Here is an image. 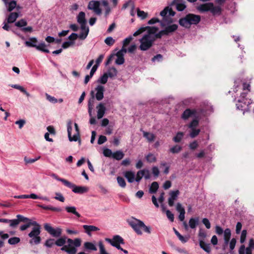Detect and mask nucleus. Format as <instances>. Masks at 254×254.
I'll list each match as a JSON object with an SVG mask.
<instances>
[{
    "instance_id": "a19ab883",
    "label": "nucleus",
    "mask_w": 254,
    "mask_h": 254,
    "mask_svg": "<svg viewBox=\"0 0 254 254\" xmlns=\"http://www.w3.org/2000/svg\"><path fill=\"white\" fill-rule=\"evenodd\" d=\"M106 73L108 75V77L112 78L117 75V70L115 67H111L108 69L107 72Z\"/></svg>"
},
{
    "instance_id": "412c9836",
    "label": "nucleus",
    "mask_w": 254,
    "mask_h": 254,
    "mask_svg": "<svg viewBox=\"0 0 254 254\" xmlns=\"http://www.w3.org/2000/svg\"><path fill=\"white\" fill-rule=\"evenodd\" d=\"M175 12L172 10V8L167 6L161 12L160 15L164 19L168 16H174Z\"/></svg>"
},
{
    "instance_id": "8fccbe9b",
    "label": "nucleus",
    "mask_w": 254,
    "mask_h": 254,
    "mask_svg": "<svg viewBox=\"0 0 254 254\" xmlns=\"http://www.w3.org/2000/svg\"><path fill=\"white\" fill-rule=\"evenodd\" d=\"M146 160L150 163L155 162L156 160V157L153 154L150 153L146 156Z\"/></svg>"
},
{
    "instance_id": "f03ea898",
    "label": "nucleus",
    "mask_w": 254,
    "mask_h": 254,
    "mask_svg": "<svg viewBox=\"0 0 254 254\" xmlns=\"http://www.w3.org/2000/svg\"><path fill=\"white\" fill-rule=\"evenodd\" d=\"M56 180L62 182L64 186L71 189L73 192L75 193L83 194L89 190L88 187L85 186H77L72 183L63 178H59L56 174H53L51 176Z\"/></svg>"
},
{
    "instance_id": "473e14b6",
    "label": "nucleus",
    "mask_w": 254,
    "mask_h": 254,
    "mask_svg": "<svg viewBox=\"0 0 254 254\" xmlns=\"http://www.w3.org/2000/svg\"><path fill=\"white\" fill-rule=\"evenodd\" d=\"M19 14L17 12L10 13L7 18V22L10 23L15 22Z\"/></svg>"
},
{
    "instance_id": "7c9ffc66",
    "label": "nucleus",
    "mask_w": 254,
    "mask_h": 254,
    "mask_svg": "<svg viewBox=\"0 0 254 254\" xmlns=\"http://www.w3.org/2000/svg\"><path fill=\"white\" fill-rule=\"evenodd\" d=\"M199 246L204 251L209 253L211 251L210 245L205 243L203 240H199Z\"/></svg>"
},
{
    "instance_id": "37998d69",
    "label": "nucleus",
    "mask_w": 254,
    "mask_h": 254,
    "mask_svg": "<svg viewBox=\"0 0 254 254\" xmlns=\"http://www.w3.org/2000/svg\"><path fill=\"white\" fill-rule=\"evenodd\" d=\"M7 6V10L8 11H11L16 6V1L15 0H12L6 5Z\"/></svg>"
},
{
    "instance_id": "f257e3e1",
    "label": "nucleus",
    "mask_w": 254,
    "mask_h": 254,
    "mask_svg": "<svg viewBox=\"0 0 254 254\" xmlns=\"http://www.w3.org/2000/svg\"><path fill=\"white\" fill-rule=\"evenodd\" d=\"M243 87L244 91L241 94L236 103L237 108L243 111V114L253 108L254 113V103H253L250 99L246 98L248 92L250 91V85L244 83Z\"/></svg>"
},
{
    "instance_id": "49530a36",
    "label": "nucleus",
    "mask_w": 254,
    "mask_h": 254,
    "mask_svg": "<svg viewBox=\"0 0 254 254\" xmlns=\"http://www.w3.org/2000/svg\"><path fill=\"white\" fill-rule=\"evenodd\" d=\"M98 246L100 250V254H110L106 252L104 246L102 241L99 242Z\"/></svg>"
},
{
    "instance_id": "7ed1b4c3",
    "label": "nucleus",
    "mask_w": 254,
    "mask_h": 254,
    "mask_svg": "<svg viewBox=\"0 0 254 254\" xmlns=\"http://www.w3.org/2000/svg\"><path fill=\"white\" fill-rule=\"evenodd\" d=\"M129 224L138 235H141L142 231L147 234L151 233L150 227L146 226L143 221L139 219L133 218L129 221Z\"/></svg>"
},
{
    "instance_id": "c9c22d12",
    "label": "nucleus",
    "mask_w": 254,
    "mask_h": 254,
    "mask_svg": "<svg viewBox=\"0 0 254 254\" xmlns=\"http://www.w3.org/2000/svg\"><path fill=\"white\" fill-rule=\"evenodd\" d=\"M36 49L39 51L46 53H50L49 50L46 48V45L44 42H42L40 43L38 45H37Z\"/></svg>"
},
{
    "instance_id": "0e129e2a",
    "label": "nucleus",
    "mask_w": 254,
    "mask_h": 254,
    "mask_svg": "<svg viewBox=\"0 0 254 254\" xmlns=\"http://www.w3.org/2000/svg\"><path fill=\"white\" fill-rule=\"evenodd\" d=\"M54 244H55V241L53 239L47 240L45 243V246L49 248L52 247Z\"/></svg>"
},
{
    "instance_id": "a18cd8bd",
    "label": "nucleus",
    "mask_w": 254,
    "mask_h": 254,
    "mask_svg": "<svg viewBox=\"0 0 254 254\" xmlns=\"http://www.w3.org/2000/svg\"><path fill=\"white\" fill-rule=\"evenodd\" d=\"M20 238L18 237H12L8 239V243L10 245H13L18 244L20 242Z\"/></svg>"
},
{
    "instance_id": "ddd939ff",
    "label": "nucleus",
    "mask_w": 254,
    "mask_h": 254,
    "mask_svg": "<svg viewBox=\"0 0 254 254\" xmlns=\"http://www.w3.org/2000/svg\"><path fill=\"white\" fill-rule=\"evenodd\" d=\"M44 226L45 230L52 236L58 238L61 236L62 230L60 228H54L48 223H45Z\"/></svg>"
},
{
    "instance_id": "e433bc0d",
    "label": "nucleus",
    "mask_w": 254,
    "mask_h": 254,
    "mask_svg": "<svg viewBox=\"0 0 254 254\" xmlns=\"http://www.w3.org/2000/svg\"><path fill=\"white\" fill-rule=\"evenodd\" d=\"M159 188V185L157 182H153L150 188H149V192L150 193H155Z\"/></svg>"
},
{
    "instance_id": "864d4df0",
    "label": "nucleus",
    "mask_w": 254,
    "mask_h": 254,
    "mask_svg": "<svg viewBox=\"0 0 254 254\" xmlns=\"http://www.w3.org/2000/svg\"><path fill=\"white\" fill-rule=\"evenodd\" d=\"M190 129H191V131L190 132V135L191 138H194L196 137L200 131L199 129H195V128Z\"/></svg>"
},
{
    "instance_id": "b1692460",
    "label": "nucleus",
    "mask_w": 254,
    "mask_h": 254,
    "mask_svg": "<svg viewBox=\"0 0 254 254\" xmlns=\"http://www.w3.org/2000/svg\"><path fill=\"white\" fill-rule=\"evenodd\" d=\"M124 175L129 183H132L135 180V174L132 171H126L124 173Z\"/></svg>"
},
{
    "instance_id": "393cba45",
    "label": "nucleus",
    "mask_w": 254,
    "mask_h": 254,
    "mask_svg": "<svg viewBox=\"0 0 254 254\" xmlns=\"http://www.w3.org/2000/svg\"><path fill=\"white\" fill-rule=\"evenodd\" d=\"M178 28V25L177 24H172L167 26L164 29L165 35H168L169 34L175 31Z\"/></svg>"
},
{
    "instance_id": "1a4fd4ad",
    "label": "nucleus",
    "mask_w": 254,
    "mask_h": 254,
    "mask_svg": "<svg viewBox=\"0 0 254 254\" xmlns=\"http://www.w3.org/2000/svg\"><path fill=\"white\" fill-rule=\"evenodd\" d=\"M16 219H7L5 218H0V222L7 223L9 224V227L12 228H16L21 221H25L27 220V217H25L21 215H17Z\"/></svg>"
},
{
    "instance_id": "2f4dec72",
    "label": "nucleus",
    "mask_w": 254,
    "mask_h": 254,
    "mask_svg": "<svg viewBox=\"0 0 254 254\" xmlns=\"http://www.w3.org/2000/svg\"><path fill=\"white\" fill-rule=\"evenodd\" d=\"M84 248L87 250L97 251V248L95 245L92 242H85L84 244Z\"/></svg>"
},
{
    "instance_id": "72a5a7b5",
    "label": "nucleus",
    "mask_w": 254,
    "mask_h": 254,
    "mask_svg": "<svg viewBox=\"0 0 254 254\" xmlns=\"http://www.w3.org/2000/svg\"><path fill=\"white\" fill-rule=\"evenodd\" d=\"M10 86L13 88L20 90L21 92L26 95L27 97L30 96V94L22 86L18 84H11Z\"/></svg>"
},
{
    "instance_id": "aec40b11",
    "label": "nucleus",
    "mask_w": 254,
    "mask_h": 254,
    "mask_svg": "<svg viewBox=\"0 0 254 254\" xmlns=\"http://www.w3.org/2000/svg\"><path fill=\"white\" fill-rule=\"evenodd\" d=\"M173 4H175L176 9L180 11L184 10L186 7L185 2L183 0H174L172 3V5Z\"/></svg>"
},
{
    "instance_id": "9b49d317",
    "label": "nucleus",
    "mask_w": 254,
    "mask_h": 254,
    "mask_svg": "<svg viewBox=\"0 0 254 254\" xmlns=\"http://www.w3.org/2000/svg\"><path fill=\"white\" fill-rule=\"evenodd\" d=\"M87 8L93 11L96 15H100L102 13L100 7V2L98 0H92L88 2Z\"/></svg>"
},
{
    "instance_id": "5701e85b",
    "label": "nucleus",
    "mask_w": 254,
    "mask_h": 254,
    "mask_svg": "<svg viewBox=\"0 0 254 254\" xmlns=\"http://www.w3.org/2000/svg\"><path fill=\"white\" fill-rule=\"evenodd\" d=\"M77 22L81 26H85L86 25V20L85 19V13L81 11L79 13L77 16Z\"/></svg>"
},
{
    "instance_id": "c756f323",
    "label": "nucleus",
    "mask_w": 254,
    "mask_h": 254,
    "mask_svg": "<svg viewBox=\"0 0 254 254\" xmlns=\"http://www.w3.org/2000/svg\"><path fill=\"white\" fill-rule=\"evenodd\" d=\"M67 238L66 237H62L58 239L55 241V245L59 247H63L65 245V244L67 242Z\"/></svg>"
},
{
    "instance_id": "09e8293b",
    "label": "nucleus",
    "mask_w": 254,
    "mask_h": 254,
    "mask_svg": "<svg viewBox=\"0 0 254 254\" xmlns=\"http://www.w3.org/2000/svg\"><path fill=\"white\" fill-rule=\"evenodd\" d=\"M184 133L182 132H179L174 137L173 140L175 142H179L182 139Z\"/></svg>"
},
{
    "instance_id": "4468645a",
    "label": "nucleus",
    "mask_w": 254,
    "mask_h": 254,
    "mask_svg": "<svg viewBox=\"0 0 254 254\" xmlns=\"http://www.w3.org/2000/svg\"><path fill=\"white\" fill-rule=\"evenodd\" d=\"M252 249H254V240L251 239L249 246L247 248L244 245L241 246L239 250V254H252Z\"/></svg>"
},
{
    "instance_id": "6e6d98bb",
    "label": "nucleus",
    "mask_w": 254,
    "mask_h": 254,
    "mask_svg": "<svg viewBox=\"0 0 254 254\" xmlns=\"http://www.w3.org/2000/svg\"><path fill=\"white\" fill-rule=\"evenodd\" d=\"M108 75L105 73H104L98 80L99 82L105 84L108 80Z\"/></svg>"
},
{
    "instance_id": "5fc2aeb1",
    "label": "nucleus",
    "mask_w": 254,
    "mask_h": 254,
    "mask_svg": "<svg viewBox=\"0 0 254 254\" xmlns=\"http://www.w3.org/2000/svg\"><path fill=\"white\" fill-rule=\"evenodd\" d=\"M115 42V40L112 37H108L105 40V43L108 46L113 45Z\"/></svg>"
},
{
    "instance_id": "69168bd1",
    "label": "nucleus",
    "mask_w": 254,
    "mask_h": 254,
    "mask_svg": "<svg viewBox=\"0 0 254 254\" xmlns=\"http://www.w3.org/2000/svg\"><path fill=\"white\" fill-rule=\"evenodd\" d=\"M142 176L145 179H149L150 178V172L148 170L143 169L142 170Z\"/></svg>"
},
{
    "instance_id": "680f3d73",
    "label": "nucleus",
    "mask_w": 254,
    "mask_h": 254,
    "mask_svg": "<svg viewBox=\"0 0 254 254\" xmlns=\"http://www.w3.org/2000/svg\"><path fill=\"white\" fill-rule=\"evenodd\" d=\"M247 232L246 230H243L241 233V237H240V242L241 243H244L246 240L247 237Z\"/></svg>"
},
{
    "instance_id": "4c0bfd02",
    "label": "nucleus",
    "mask_w": 254,
    "mask_h": 254,
    "mask_svg": "<svg viewBox=\"0 0 254 254\" xmlns=\"http://www.w3.org/2000/svg\"><path fill=\"white\" fill-rule=\"evenodd\" d=\"M116 56L117 57L115 62L116 64L118 65L123 64L125 62L124 55L117 53Z\"/></svg>"
},
{
    "instance_id": "0eeeda50",
    "label": "nucleus",
    "mask_w": 254,
    "mask_h": 254,
    "mask_svg": "<svg viewBox=\"0 0 254 254\" xmlns=\"http://www.w3.org/2000/svg\"><path fill=\"white\" fill-rule=\"evenodd\" d=\"M105 241L109 243L113 247H115L118 250H121L125 254H127V251L123 249L120 246V245L125 244L124 240L123 238L119 235H115L113 237L112 239L105 238Z\"/></svg>"
},
{
    "instance_id": "bb28decb",
    "label": "nucleus",
    "mask_w": 254,
    "mask_h": 254,
    "mask_svg": "<svg viewBox=\"0 0 254 254\" xmlns=\"http://www.w3.org/2000/svg\"><path fill=\"white\" fill-rule=\"evenodd\" d=\"M199 223V218L194 217L191 218L189 221V227L191 229H195L198 225Z\"/></svg>"
},
{
    "instance_id": "ea45409f",
    "label": "nucleus",
    "mask_w": 254,
    "mask_h": 254,
    "mask_svg": "<svg viewBox=\"0 0 254 254\" xmlns=\"http://www.w3.org/2000/svg\"><path fill=\"white\" fill-rule=\"evenodd\" d=\"M146 29H148V33L152 37H154V35L158 30V28L156 27H146Z\"/></svg>"
},
{
    "instance_id": "052dcab7",
    "label": "nucleus",
    "mask_w": 254,
    "mask_h": 254,
    "mask_svg": "<svg viewBox=\"0 0 254 254\" xmlns=\"http://www.w3.org/2000/svg\"><path fill=\"white\" fill-rule=\"evenodd\" d=\"M55 194L56 196L55 197V198L56 200H59L63 202L64 201L65 198L62 193L60 192H56Z\"/></svg>"
},
{
    "instance_id": "de8ad7c7",
    "label": "nucleus",
    "mask_w": 254,
    "mask_h": 254,
    "mask_svg": "<svg viewBox=\"0 0 254 254\" xmlns=\"http://www.w3.org/2000/svg\"><path fill=\"white\" fill-rule=\"evenodd\" d=\"M119 185L122 188H125L126 186V183L125 179L121 177H118L117 178Z\"/></svg>"
},
{
    "instance_id": "c03bdc74",
    "label": "nucleus",
    "mask_w": 254,
    "mask_h": 254,
    "mask_svg": "<svg viewBox=\"0 0 254 254\" xmlns=\"http://www.w3.org/2000/svg\"><path fill=\"white\" fill-rule=\"evenodd\" d=\"M137 15L138 17L140 18L141 19H144L147 17L148 14L144 11L141 10L139 8H137Z\"/></svg>"
},
{
    "instance_id": "c85d7f7f",
    "label": "nucleus",
    "mask_w": 254,
    "mask_h": 254,
    "mask_svg": "<svg viewBox=\"0 0 254 254\" xmlns=\"http://www.w3.org/2000/svg\"><path fill=\"white\" fill-rule=\"evenodd\" d=\"M231 236V230L229 228L226 229L224 231V239L225 241V244L227 245L230 241Z\"/></svg>"
},
{
    "instance_id": "cd10ccee",
    "label": "nucleus",
    "mask_w": 254,
    "mask_h": 254,
    "mask_svg": "<svg viewBox=\"0 0 254 254\" xmlns=\"http://www.w3.org/2000/svg\"><path fill=\"white\" fill-rule=\"evenodd\" d=\"M65 209L67 212L73 214L78 218L81 217L80 214L76 211L75 206H66Z\"/></svg>"
},
{
    "instance_id": "4d7b16f0",
    "label": "nucleus",
    "mask_w": 254,
    "mask_h": 254,
    "mask_svg": "<svg viewBox=\"0 0 254 254\" xmlns=\"http://www.w3.org/2000/svg\"><path fill=\"white\" fill-rule=\"evenodd\" d=\"M182 149V147L179 145H175L172 147L170 149V151L173 153H179Z\"/></svg>"
},
{
    "instance_id": "58836bf2",
    "label": "nucleus",
    "mask_w": 254,
    "mask_h": 254,
    "mask_svg": "<svg viewBox=\"0 0 254 254\" xmlns=\"http://www.w3.org/2000/svg\"><path fill=\"white\" fill-rule=\"evenodd\" d=\"M194 114V111H191L190 109H187L184 112L183 114H182V117L184 119H187Z\"/></svg>"
},
{
    "instance_id": "dca6fc26",
    "label": "nucleus",
    "mask_w": 254,
    "mask_h": 254,
    "mask_svg": "<svg viewBox=\"0 0 254 254\" xmlns=\"http://www.w3.org/2000/svg\"><path fill=\"white\" fill-rule=\"evenodd\" d=\"M95 91L96 92L94 97H95L96 99L98 101L101 100L104 97V88L102 85H98L95 89Z\"/></svg>"
},
{
    "instance_id": "3c124183",
    "label": "nucleus",
    "mask_w": 254,
    "mask_h": 254,
    "mask_svg": "<svg viewBox=\"0 0 254 254\" xmlns=\"http://www.w3.org/2000/svg\"><path fill=\"white\" fill-rule=\"evenodd\" d=\"M91 94L92 95V97L89 100L88 103V107H94V92L92 91L91 92Z\"/></svg>"
},
{
    "instance_id": "13d9d810",
    "label": "nucleus",
    "mask_w": 254,
    "mask_h": 254,
    "mask_svg": "<svg viewBox=\"0 0 254 254\" xmlns=\"http://www.w3.org/2000/svg\"><path fill=\"white\" fill-rule=\"evenodd\" d=\"M46 99L50 102L52 103H56L58 102V100L53 96L49 95L47 93L45 94Z\"/></svg>"
},
{
    "instance_id": "a211bd4d",
    "label": "nucleus",
    "mask_w": 254,
    "mask_h": 254,
    "mask_svg": "<svg viewBox=\"0 0 254 254\" xmlns=\"http://www.w3.org/2000/svg\"><path fill=\"white\" fill-rule=\"evenodd\" d=\"M82 227L84 230L85 233H86L89 236H91L92 235V232L98 231L100 230L98 227L93 225H83Z\"/></svg>"
},
{
    "instance_id": "bf43d9fd",
    "label": "nucleus",
    "mask_w": 254,
    "mask_h": 254,
    "mask_svg": "<svg viewBox=\"0 0 254 254\" xmlns=\"http://www.w3.org/2000/svg\"><path fill=\"white\" fill-rule=\"evenodd\" d=\"M113 154L112 150L108 148H106L103 150V154L105 156L108 157H113Z\"/></svg>"
},
{
    "instance_id": "39448f33",
    "label": "nucleus",
    "mask_w": 254,
    "mask_h": 254,
    "mask_svg": "<svg viewBox=\"0 0 254 254\" xmlns=\"http://www.w3.org/2000/svg\"><path fill=\"white\" fill-rule=\"evenodd\" d=\"M196 9L201 13L210 11L213 15L220 14L221 12V7L218 6H214L212 2L200 4L196 7Z\"/></svg>"
},
{
    "instance_id": "f3484780",
    "label": "nucleus",
    "mask_w": 254,
    "mask_h": 254,
    "mask_svg": "<svg viewBox=\"0 0 254 254\" xmlns=\"http://www.w3.org/2000/svg\"><path fill=\"white\" fill-rule=\"evenodd\" d=\"M176 210L178 212H179V219L181 221H184L185 216V210L184 207L182 206V204L178 202L176 205Z\"/></svg>"
},
{
    "instance_id": "20e7f679",
    "label": "nucleus",
    "mask_w": 254,
    "mask_h": 254,
    "mask_svg": "<svg viewBox=\"0 0 254 254\" xmlns=\"http://www.w3.org/2000/svg\"><path fill=\"white\" fill-rule=\"evenodd\" d=\"M67 244L64 246L61 250L68 254H75L77 252V248L81 246V241L79 238H76L74 240L71 239H67Z\"/></svg>"
},
{
    "instance_id": "e2e57ef3",
    "label": "nucleus",
    "mask_w": 254,
    "mask_h": 254,
    "mask_svg": "<svg viewBox=\"0 0 254 254\" xmlns=\"http://www.w3.org/2000/svg\"><path fill=\"white\" fill-rule=\"evenodd\" d=\"M40 158V156H38V157H36L34 159H30V158H28L25 157L24 161L27 164H31V163H34L35 162H36V161L39 160Z\"/></svg>"
},
{
    "instance_id": "603ef678",
    "label": "nucleus",
    "mask_w": 254,
    "mask_h": 254,
    "mask_svg": "<svg viewBox=\"0 0 254 254\" xmlns=\"http://www.w3.org/2000/svg\"><path fill=\"white\" fill-rule=\"evenodd\" d=\"M27 24L26 21L23 19H21L15 23L16 26L18 27H22L26 26Z\"/></svg>"
},
{
    "instance_id": "f8f14e48",
    "label": "nucleus",
    "mask_w": 254,
    "mask_h": 254,
    "mask_svg": "<svg viewBox=\"0 0 254 254\" xmlns=\"http://www.w3.org/2000/svg\"><path fill=\"white\" fill-rule=\"evenodd\" d=\"M74 127L76 130V133L72 136H71V131H72V127L71 123H69L67 124V133H68V137L70 141H76L78 140L79 137V128L78 127V125L76 123H74Z\"/></svg>"
},
{
    "instance_id": "79ce46f5",
    "label": "nucleus",
    "mask_w": 254,
    "mask_h": 254,
    "mask_svg": "<svg viewBox=\"0 0 254 254\" xmlns=\"http://www.w3.org/2000/svg\"><path fill=\"white\" fill-rule=\"evenodd\" d=\"M143 136L145 137L149 141H152L154 140L155 136L153 133L143 132Z\"/></svg>"
},
{
    "instance_id": "9d476101",
    "label": "nucleus",
    "mask_w": 254,
    "mask_h": 254,
    "mask_svg": "<svg viewBox=\"0 0 254 254\" xmlns=\"http://www.w3.org/2000/svg\"><path fill=\"white\" fill-rule=\"evenodd\" d=\"M40 232V229L39 227L33 228L32 231L28 234L29 237L31 238L29 242L31 244L37 245L40 243L41 238L39 236Z\"/></svg>"
},
{
    "instance_id": "2eb2a0df",
    "label": "nucleus",
    "mask_w": 254,
    "mask_h": 254,
    "mask_svg": "<svg viewBox=\"0 0 254 254\" xmlns=\"http://www.w3.org/2000/svg\"><path fill=\"white\" fill-rule=\"evenodd\" d=\"M180 194L179 190L171 191L169 193L170 196L168 198V204L170 206H173L174 205V201L177 199Z\"/></svg>"
},
{
    "instance_id": "6ab92c4d",
    "label": "nucleus",
    "mask_w": 254,
    "mask_h": 254,
    "mask_svg": "<svg viewBox=\"0 0 254 254\" xmlns=\"http://www.w3.org/2000/svg\"><path fill=\"white\" fill-rule=\"evenodd\" d=\"M81 32L78 35V38L81 40H84L87 37L89 29V27L87 26H80Z\"/></svg>"
},
{
    "instance_id": "f704fd0d",
    "label": "nucleus",
    "mask_w": 254,
    "mask_h": 254,
    "mask_svg": "<svg viewBox=\"0 0 254 254\" xmlns=\"http://www.w3.org/2000/svg\"><path fill=\"white\" fill-rule=\"evenodd\" d=\"M124 157V153L122 151L118 150L113 153L112 158L117 160H120L122 159Z\"/></svg>"
},
{
    "instance_id": "4be33fe9",
    "label": "nucleus",
    "mask_w": 254,
    "mask_h": 254,
    "mask_svg": "<svg viewBox=\"0 0 254 254\" xmlns=\"http://www.w3.org/2000/svg\"><path fill=\"white\" fill-rule=\"evenodd\" d=\"M96 108L97 109V118L98 119H100L105 114L106 108L104 104L100 103L97 106Z\"/></svg>"
},
{
    "instance_id": "423d86ee",
    "label": "nucleus",
    "mask_w": 254,
    "mask_h": 254,
    "mask_svg": "<svg viewBox=\"0 0 254 254\" xmlns=\"http://www.w3.org/2000/svg\"><path fill=\"white\" fill-rule=\"evenodd\" d=\"M200 20V16L199 15L189 14L185 17L180 19L179 23L181 25L187 28L192 24H197Z\"/></svg>"
},
{
    "instance_id": "774afa93",
    "label": "nucleus",
    "mask_w": 254,
    "mask_h": 254,
    "mask_svg": "<svg viewBox=\"0 0 254 254\" xmlns=\"http://www.w3.org/2000/svg\"><path fill=\"white\" fill-rule=\"evenodd\" d=\"M107 141V138L105 136L100 135L98 139V144H102Z\"/></svg>"
},
{
    "instance_id": "338daca9",
    "label": "nucleus",
    "mask_w": 254,
    "mask_h": 254,
    "mask_svg": "<svg viewBox=\"0 0 254 254\" xmlns=\"http://www.w3.org/2000/svg\"><path fill=\"white\" fill-rule=\"evenodd\" d=\"M198 125V120L195 119L193 120L189 125V127L190 128H194L197 127Z\"/></svg>"
},
{
    "instance_id": "6e6552de",
    "label": "nucleus",
    "mask_w": 254,
    "mask_h": 254,
    "mask_svg": "<svg viewBox=\"0 0 254 254\" xmlns=\"http://www.w3.org/2000/svg\"><path fill=\"white\" fill-rule=\"evenodd\" d=\"M154 41V37H152L149 34L144 35L142 38L139 40L140 45L139 48L142 51H146L152 46Z\"/></svg>"
},
{
    "instance_id": "a878e982",
    "label": "nucleus",
    "mask_w": 254,
    "mask_h": 254,
    "mask_svg": "<svg viewBox=\"0 0 254 254\" xmlns=\"http://www.w3.org/2000/svg\"><path fill=\"white\" fill-rule=\"evenodd\" d=\"M37 43V39L35 37H32L30 38L28 41H25V45L27 47L36 48Z\"/></svg>"
}]
</instances>
